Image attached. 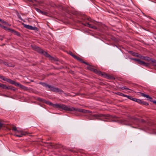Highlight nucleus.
I'll return each mask as SVG.
<instances>
[{"instance_id":"11","label":"nucleus","mask_w":156,"mask_h":156,"mask_svg":"<svg viewBox=\"0 0 156 156\" xmlns=\"http://www.w3.org/2000/svg\"><path fill=\"white\" fill-rule=\"evenodd\" d=\"M25 135V133L23 132V131H20V133H19V134H15L14 135L16 136L20 137H22L23 135Z\"/></svg>"},{"instance_id":"33","label":"nucleus","mask_w":156,"mask_h":156,"mask_svg":"<svg viewBox=\"0 0 156 156\" xmlns=\"http://www.w3.org/2000/svg\"><path fill=\"white\" fill-rule=\"evenodd\" d=\"M136 55H135V56H137V57H139L140 58V56L141 55H139V54H138V53H136Z\"/></svg>"},{"instance_id":"27","label":"nucleus","mask_w":156,"mask_h":156,"mask_svg":"<svg viewBox=\"0 0 156 156\" xmlns=\"http://www.w3.org/2000/svg\"><path fill=\"white\" fill-rule=\"evenodd\" d=\"M2 27L3 28H4L5 30H10V29L6 27H5L4 26H2Z\"/></svg>"},{"instance_id":"4","label":"nucleus","mask_w":156,"mask_h":156,"mask_svg":"<svg viewBox=\"0 0 156 156\" xmlns=\"http://www.w3.org/2000/svg\"><path fill=\"white\" fill-rule=\"evenodd\" d=\"M69 108H71L72 110H68V111H77L80 112L86 113H91V112L89 110H86L83 109L76 108L69 106Z\"/></svg>"},{"instance_id":"40","label":"nucleus","mask_w":156,"mask_h":156,"mask_svg":"<svg viewBox=\"0 0 156 156\" xmlns=\"http://www.w3.org/2000/svg\"><path fill=\"white\" fill-rule=\"evenodd\" d=\"M2 22V23H5V22H4V21H3Z\"/></svg>"},{"instance_id":"12","label":"nucleus","mask_w":156,"mask_h":156,"mask_svg":"<svg viewBox=\"0 0 156 156\" xmlns=\"http://www.w3.org/2000/svg\"><path fill=\"white\" fill-rule=\"evenodd\" d=\"M0 79L4 81H7V82L9 83V82L10 80V79L7 78L6 77H5L4 76H0Z\"/></svg>"},{"instance_id":"28","label":"nucleus","mask_w":156,"mask_h":156,"mask_svg":"<svg viewBox=\"0 0 156 156\" xmlns=\"http://www.w3.org/2000/svg\"><path fill=\"white\" fill-rule=\"evenodd\" d=\"M12 31H14L16 34L18 36H20V34L19 32H17V31H14L13 30H12Z\"/></svg>"},{"instance_id":"3","label":"nucleus","mask_w":156,"mask_h":156,"mask_svg":"<svg viewBox=\"0 0 156 156\" xmlns=\"http://www.w3.org/2000/svg\"><path fill=\"white\" fill-rule=\"evenodd\" d=\"M87 68L89 70L91 71H93L96 73L98 74L99 75H100L104 77H106L107 76V74L105 73H103L97 70L96 69H94L90 66H88L87 67Z\"/></svg>"},{"instance_id":"36","label":"nucleus","mask_w":156,"mask_h":156,"mask_svg":"<svg viewBox=\"0 0 156 156\" xmlns=\"http://www.w3.org/2000/svg\"><path fill=\"white\" fill-rule=\"evenodd\" d=\"M132 54L133 56H135L136 55V53H135V52H133Z\"/></svg>"},{"instance_id":"45","label":"nucleus","mask_w":156,"mask_h":156,"mask_svg":"<svg viewBox=\"0 0 156 156\" xmlns=\"http://www.w3.org/2000/svg\"><path fill=\"white\" fill-rule=\"evenodd\" d=\"M2 62V61H0V62H1H1Z\"/></svg>"},{"instance_id":"13","label":"nucleus","mask_w":156,"mask_h":156,"mask_svg":"<svg viewBox=\"0 0 156 156\" xmlns=\"http://www.w3.org/2000/svg\"><path fill=\"white\" fill-rule=\"evenodd\" d=\"M140 94H141V95L143 97H146L147 98H148L149 99H151V100L152 99V98L151 97H150L148 95L142 93H141Z\"/></svg>"},{"instance_id":"6","label":"nucleus","mask_w":156,"mask_h":156,"mask_svg":"<svg viewBox=\"0 0 156 156\" xmlns=\"http://www.w3.org/2000/svg\"><path fill=\"white\" fill-rule=\"evenodd\" d=\"M22 24L23 26L24 27L27 29L32 30H37V28L36 27H33L31 26L27 25L24 24V23H22Z\"/></svg>"},{"instance_id":"14","label":"nucleus","mask_w":156,"mask_h":156,"mask_svg":"<svg viewBox=\"0 0 156 156\" xmlns=\"http://www.w3.org/2000/svg\"><path fill=\"white\" fill-rule=\"evenodd\" d=\"M140 58L142 59L149 60V58L148 57H145L140 55Z\"/></svg>"},{"instance_id":"16","label":"nucleus","mask_w":156,"mask_h":156,"mask_svg":"<svg viewBox=\"0 0 156 156\" xmlns=\"http://www.w3.org/2000/svg\"><path fill=\"white\" fill-rule=\"evenodd\" d=\"M19 87L21 89H23L24 90H27V87L21 84H20Z\"/></svg>"},{"instance_id":"2","label":"nucleus","mask_w":156,"mask_h":156,"mask_svg":"<svg viewBox=\"0 0 156 156\" xmlns=\"http://www.w3.org/2000/svg\"><path fill=\"white\" fill-rule=\"evenodd\" d=\"M42 85L46 87L49 88L50 90L54 92H57L60 93H62L63 91L58 88H56L53 86L47 84L45 83H42Z\"/></svg>"},{"instance_id":"8","label":"nucleus","mask_w":156,"mask_h":156,"mask_svg":"<svg viewBox=\"0 0 156 156\" xmlns=\"http://www.w3.org/2000/svg\"><path fill=\"white\" fill-rule=\"evenodd\" d=\"M74 58L76 59L78 61H80L81 62L87 65H88V63L83 61L81 58H80L78 57L77 56H75Z\"/></svg>"},{"instance_id":"43","label":"nucleus","mask_w":156,"mask_h":156,"mask_svg":"<svg viewBox=\"0 0 156 156\" xmlns=\"http://www.w3.org/2000/svg\"><path fill=\"white\" fill-rule=\"evenodd\" d=\"M92 22L93 23H95V22L94 21V22L92 21Z\"/></svg>"},{"instance_id":"18","label":"nucleus","mask_w":156,"mask_h":156,"mask_svg":"<svg viewBox=\"0 0 156 156\" xmlns=\"http://www.w3.org/2000/svg\"><path fill=\"white\" fill-rule=\"evenodd\" d=\"M126 97H127L128 99H130L131 100H132L133 101H135V99H136V98H133L131 96H128V95H127L126 96Z\"/></svg>"},{"instance_id":"39","label":"nucleus","mask_w":156,"mask_h":156,"mask_svg":"<svg viewBox=\"0 0 156 156\" xmlns=\"http://www.w3.org/2000/svg\"><path fill=\"white\" fill-rule=\"evenodd\" d=\"M0 40H3V38L1 36H0Z\"/></svg>"},{"instance_id":"24","label":"nucleus","mask_w":156,"mask_h":156,"mask_svg":"<svg viewBox=\"0 0 156 156\" xmlns=\"http://www.w3.org/2000/svg\"><path fill=\"white\" fill-rule=\"evenodd\" d=\"M49 58L52 61H55L56 60V59L54 57L51 56L50 55V56L49 57Z\"/></svg>"},{"instance_id":"21","label":"nucleus","mask_w":156,"mask_h":156,"mask_svg":"<svg viewBox=\"0 0 156 156\" xmlns=\"http://www.w3.org/2000/svg\"><path fill=\"white\" fill-rule=\"evenodd\" d=\"M134 101L137 102V103L140 104H141L142 102V101L141 100L139 99H136V98L135 99V101Z\"/></svg>"},{"instance_id":"35","label":"nucleus","mask_w":156,"mask_h":156,"mask_svg":"<svg viewBox=\"0 0 156 156\" xmlns=\"http://www.w3.org/2000/svg\"><path fill=\"white\" fill-rule=\"evenodd\" d=\"M40 13L42 14H45V12H44L41 11Z\"/></svg>"},{"instance_id":"23","label":"nucleus","mask_w":156,"mask_h":156,"mask_svg":"<svg viewBox=\"0 0 156 156\" xmlns=\"http://www.w3.org/2000/svg\"><path fill=\"white\" fill-rule=\"evenodd\" d=\"M37 100L43 103L44 99L41 98H38Z\"/></svg>"},{"instance_id":"31","label":"nucleus","mask_w":156,"mask_h":156,"mask_svg":"<svg viewBox=\"0 0 156 156\" xmlns=\"http://www.w3.org/2000/svg\"><path fill=\"white\" fill-rule=\"evenodd\" d=\"M20 131H22L21 130H19L17 129V130H16V131L15 132V133H20Z\"/></svg>"},{"instance_id":"15","label":"nucleus","mask_w":156,"mask_h":156,"mask_svg":"<svg viewBox=\"0 0 156 156\" xmlns=\"http://www.w3.org/2000/svg\"><path fill=\"white\" fill-rule=\"evenodd\" d=\"M3 63L5 65L9 67H13L14 66V65L12 64H9L7 62H3Z\"/></svg>"},{"instance_id":"19","label":"nucleus","mask_w":156,"mask_h":156,"mask_svg":"<svg viewBox=\"0 0 156 156\" xmlns=\"http://www.w3.org/2000/svg\"><path fill=\"white\" fill-rule=\"evenodd\" d=\"M6 89L13 90H15L14 87H12L10 86H7Z\"/></svg>"},{"instance_id":"20","label":"nucleus","mask_w":156,"mask_h":156,"mask_svg":"<svg viewBox=\"0 0 156 156\" xmlns=\"http://www.w3.org/2000/svg\"><path fill=\"white\" fill-rule=\"evenodd\" d=\"M116 94L119 95L123 96V97H126V96H127V95L124 94H123L121 93H120V92H117L116 93Z\"/></svg>"},{"instance_id":"34","label":"nucleus","mask_w":156,"mask_h":156,"mask_svg":"<svg viewBox=\"0 0 156 156\" xmlns=\"http://www.w3.org/2000/svg\"><path fill=\"white\" fill-rule=\"evenodd\" d=\"M18 18L20 19L21 20H23V19L20 16V15H18Z\"/></svg>"},{"instance_id":"37","label":"nucleus","mask_w":156,"mask_h":156,"mask_svg":"<svg viewBox=\"0 0 156 156\" xmlns=\"http://www.w3.org/2000/svg\"><path fill=\"white\" fill-rule=\"evenodd\" d=\"M122 90H123V89H129L128 88H126V87H122Z\"/></svg>"},{"instance_id":"22","label":"nucleus","mask_w":156,"mask_h":156,"mask_svg":"<svg viewBox=\"0 0 156 156\" xmlns=\"http://www.w3.org/2000/svg\"><path fill=\"white\" fill-rule=\"evenodd\" d=\"M0 87H2L3 89H6L7 86L5 84H2Z\"/></svg>"},{"instance_id":"26","label":"nucleus","mask_w":156,"mask_h":156,"mask_svg":"<svg viewBox=\"0 0 156 156\" xmlns=\"http://www.w3.org/2000/svg\"><path fill=\"white\" fill-rule=\"evenodd\" d=\"M17 128L16 126H14L12 127V130L15 131V132H16V131L17 130Z\"/></svg>"},{"instance_id":"44","label":"nucleus","mask_w":156,"mask_h":156,"mask_svg":"<svg viewBox=\"0 0 156 156\" xmlns=\"http://www.w3.org/2000/svg\"><path fill=\"white\" fill-rule=\"evenodd\" d=\"M0 26H1V27H2V25H1V24H0Z\"/></svg>"},{"instance_id":"32","label":"nucleus","mask_w":156,"mask_h":156,"mask_svg":"<svg viewBox=\"0 0 156 156\" xmlns=\"http://www.w3.org/2000/svg\"><path fill=\"white\" fill-rule=\"evenodd\" d=\"M36 11L38 12H41V10H40V9H38V8H36Z\"/></svg>"},{"instance_id":"5","label":"nucleus","mask_w":156,"mask_h":156,"mask_svg":"<svg viewBox=\"0 0 156 156\" xmlns=\"http://www.w3.org/2000/svg\"><path fill=\"white\" fill-rule=\"evenodd\" d=\"M132 59L137 61L138 62V63L139 64L142 65L143 66H144L146 67L148 66H149V64L148 63H145L144 62L141 61L139 59L136 58H132Z\"/></svg>"},{"instance_id":"42","label":"nucleus","mask_w":156,"mask_h":156,"mask_svg":"<svg viewBox=\"0 0 156 156\" xmlns=\"http://www.w3.org/2000/svg\"><path fill=\"white\" fill-rule=\"evenodd\" d=\"M2 20L1 19H0V21L2 22Z\"/></svg>"},{"instance_id":"29","label":"nucleus","mask_w":156,"mask_h":156,"mask_svg":"<svg viewBox=\"0 0 156 156\" xmlns=\"http://www.w3.org/2000/svg\"><path fill=\"white\" fill-rule=\"evenodd\" d=\"M152 62L153 64V65L156 66V60L152 61Z\"/></svg>"},{"instance_id":"10","label":"nucleus","mask_w":156,"mask_h":156,"mask_svg":"<svg viewBox=\"0 0 156 156\" xmlns=\"http://www.w3.org/2000/svg\"><path fill=\"white\" fill-rule=\"evenodd\" d=\"M34 49L35 51L41 53H42L43 51L42 49L38 47H35Z\"/></svg>"},{"instance_id":"25","label":"nucleus","mask_w":156,"mask_h":156,"mask_svg":"<svg viewBox=\"0 0 156 156\" xmlns=\"http://www.w3.org/2000/svg\"><path fill=\"white\" fill-rule=\"evenodd\" d=\"M141 104H142L146 105H148V103L147 102H146L143 101H142V102Z\"/></svg>"},{"instance_id":"41","label":"nucleus","mask_w":156,"mask_h":156,"mask_svg":"<svg viewBox=\"0 0 156 156\" xmlns=\"http://www.w3.org/2000/svg\"><path fill=\"white\" fill-rule=\"evenodd\" d=\"M154 102L156 104V101H154Z\"/></svg>"},{"instance_id":"9","label":"nucleus","mask_w":156,"mask_h":156,"mask_svg":"<svg viewBox=\"0 0 156 156\" xmlns=\"http://www.w3.org/2000/svg\"><path fill=\"white\" fill-rule=\"evenodd\" d=\"M83 24L86 26H87L89 27L93 28V29H97V27L95 26L92 25L91 24H90L89 23H86Z\"/></svg>"},{"instance_id":"7","label":"nucleus","mask_w":156,"mask_h":156,"mask_svg":"<svg viewBox=\"0 0 156 156\" xmlns=\"http://www.w3.org/2000/svg\"><path fill=\"white\" fill-rule=\"evenodd\" d=\"M9 83L14 85L16 86L19 87L20 83L15 82V81L12 80L11 79L9 82Z\"/></svg>"},{"instance_id":"38","label":"nucleus","mask_w":156,"mask_h":156,"mask_svg":"<svg viewBox=\"0 0 156 156\" xmlns=\"http://www.w3.org/2000/svg\"><path fill=\"white\" fill-rule=\"evenodd\" d=\"M85 17H86V19H87V20H90V18H88L87 16H86Z\"/></svg>"},{"instance_id":"1","label":"nucleus","mask_w":156,"mask_h":156,"mask_svg":"<svg viewBox=\"0 0 156 156\" xmlns=\"http://www.w3.org/2000/svg\"><path fill=\"white\" fill-rule=\"evenodd\" d=\"M43 103L47 104L50 105L52 106L54 108H58L60 110H64L66 111L72 110L71 108H69V106H67L62 104H53L48 101L44 100Z\"/></svg>"},{"instance_id":"17","label":"nucleus","mask_w":156,"mask_h":156,"mask_svg":"<svg viewBox=\"0 0 156 156\" xmlns=\"http://www.w3.org/2000/svg\"><path fill=\"white\" fill-rule=\"evenodd\" d=\"M42 54L43 55L49 58V57L50 56V55L49 54H48L47 52L44 51H43Z\"/></svg>"},{"instance_id":"30","label":"nucleus","mask_w":156,"mask_h":156,"mask_svg":"<svg viewBox=\"0 0 156 156\" xmlns=\"http://www.w3.org/2000/svg\"><path fill=\"white\" fill-rule=\"evenodd\" d=\"M70 54L72 56H73L74 58H75V56H76L75 55H74L72 52H71L70 53Z\"/></svg>"}]
</instances>
